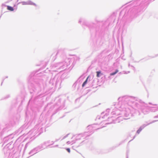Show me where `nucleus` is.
Returning <instances> with one entry per match:
<instances>
[{
    "instance_id": "obj_1",
    "label": "nucleus",
    "mask_w": 158,
    "mask_h": 158,
    "mask_svg": "<svg viewBox=\"0 0 158 158\" xmlns=\"http://www.w3.org/2000/svg\"><path fill=\"white\" fill-rule=\"evenodd\" d=\"M137 100V97L127 95L118 98L119 104L121 105L119 107V110L121 111V114L124 115L126 118L125 119L130 118L139 113L136 108H140V106L138 102L135 101V100Z\"/></svg>"
},
{
    "instance_id": "obj_2",
    "label": "nucleus",
    "mask_w": 158,
    "mask_h": 158,
    "mask_svg": "<svg viewBox=\"0 0 158 158\" xmlns=\"http://www.w3.org/2000/svg\"><path fill=\"white\" fill-rule=\"evenodd\" d=\"M127 6H129L132 7L127 12L125 10H122L119 14L120 16L123 17L129 16L131 18L136 17L137 14L146 8L148 4V0H134L127 3Z\"/></svg>"
},
{
    "instance_id": "obj_3",
    "label": "nucleus",
    "mask_w": 158,
    "mask_h": 158,
    "mask_svg": "<svg viewBox=\"0 0 158 158\" xmlns=\"http://www.w3.org/2000/svg\"><path fill=\"white\" fill-rule=\"evenodd\" d=\"M64 49L61 48L59 49L55 54L53 53L52 55L53 56L52 60L54 61L57 57H60L61 58L65 60V61L56 63L51 65V68L52 71H58L60 69H66L70 64V59L66 58L64 51Z\"/></svg>"
},
{
    "instance_id": "obj_4",
    "label": "nucleus",
    "mask_w": 158,
    "mask_h": 158,
    "mask_svg": "<svg viewBox=\"0 0 158 158\" xmlns=\"http://www.w3.org/2000/svg\"><path fill=\"white\" fill-rule=\"evenodd\" d=\"M82 22V26H85L88 27L91 32L93 30L95 31L96 41L93 43L94 46L97 47H99L102 45L103 43L102 37L103 35V30L100 29L99 27H97L94 28L96 25L93 23H89L85 19L83 18H80L78 23H81Z\"/></svg>"
},
{
    "instance_id": "obj_5",
    "label": "nucleus",
    "mask_w": 158,
    "mask_h": 158,
    "mask_svg": "<svg viewBox=\"0 0 158 158\" xmlns=\"http://www.w3.org/2000/svg\"><path fill=\"white\" fill-rule=\"evenodd\" d=\"M29 89L30 92L33 95H37L33 99L32 97L29 100L28 103L33 101L35 102L36 100L42 97V95L44 94L46 91L45 90V87L44 86L43 81L41 79L36 80L34 84H31L29 85Z\"/></svg>"
},
{
    "instance_id": "obj_6",
    "label": "nucleus",
    "mask_w": 158,
    "mask_h": 158,
    "mask_svg": "<svg viewBox=\"0 0 158 158\" xmlns=\"http://www.w3.org/2000/svg\"><path fill=\"white\" fill-rule=\"evenodd\" d=\"M96 124H93L92 125H89L87 127V128L89 130V131L87 132H85L84 133L76 135L73 136V137L75 136V139L76 141L80 140L81 137H83L84 139L87 138L90 135L94 132L95 130L98 129L99 128L96 129L95 127Z\"/></svg>"
},
{
    "instance_id": "obj_7",
    "label": "nucleus",
    "mask_w": 158,
    "mask_h": 158,
    "mask_svg": "<svg viewBox=\"0 0 158 158\" xmlns=\"http://www.w3.org/2000/svg\"><path fill=\"white\" fill-rule=\"evenodd\" d=\"M65 100L64 99L59 98L56 103L54 105V108L55 112L53 114H56L58 111L62 109L64 106Z\"/></svg>"
},
{
    "instance_id": "obj_8",
    "label": "nucleus",
    "mask_w": 158,
    "mask_h": 158,
    "mask_svg": "<svg viewBox=\"0 0 158 158\" xmlns=\"http://www.w3.org/2000/svg\"><path fill=\"white\" fill-rule=\"evenodd\" d=\"M135 101L138 102L140 106V108H136L141 109L142 112L144 114H147L148 112V108L147 104L145 103L144 102L138 98L137 100H135Z\"/></svg>"
},
{
    "instance_id": "obj_9",
    "label": "nucleus",
    "mask_w": 158,
    "mask_h": 158,
    "mask_svg": "<svg viewBox=\"0 0 158 158\" xmlns=\"http://www.w3.org/2000/svg\"><path fill=\"white\" fill-rule=\"evenodd\" d=\"M50 84L52 85H55V86L58 85H60L61 83L60 77H59L58 75H55L53 78L52 77L49 82Z\"/></svg>"
},
{
    "instance_id": "obj_10",
    "label": "nucleus",
    "mask_w": 158,
    "mask_h": 158,
    "mask_svg": "<svg viewBox=\"0 0 158 158\" xmlns=\"http://www.w3.org/2000/svg\"><path fill=\"white\" fill-rule=\"evenodd\" d=\"M43 128L42 127H40L39 125H36L35 126L34 128L31 130L30 132V133H31L34 136L36 135L38 133L37 136L40 135L41 133L43 132Z\"/></svg>"
},
{
    "instance_id": "obj_11",
    "label": "nucleus",
    "mask_w": 158,
    "mask_h": 158,
    "mask_svg": "<svg viewBox=\"0 0 158 158\" xmlns=\"http://www.w3.org/2000/svg\"><path fill=\"white\" fill-rule=\"evenodd\" d=\"M10 126L6 125L5 127H3L0 124V137H2L3 134L7 132L9 130Z\"/></svg>"
},
{
    "instance_id": "obj_12",
    "label": "nucleus",
    "mask_w": 158,
    "mask_h": 158,
    "mask_svg": "<svg viewBox=\"0 0 158 158\" xmlns=\"http://www.w3.org/2000/svg\"><path fill=\"white\" fill-rule=\"evenodd\" d=\"M14 137V135L13 134H11L8 136L5 137L4 138L3 141L4 142V143H7L9 141H10L9 143L10 142V141L12 139H13ZM11 142L10 144V145L12 143V141H11Z\"/></svg>"
},
{
    "instance_id": "obj_13",
    "label": "nucleus",
    "mask_w": 158,
    "mask_h": 158,
    "mask_svg": "<svg viewBox=\"0 0 158 158\" xmlns=\"http://www.w3.org/2000/svg\"><path fill=\"white\" fill-rule=\"evenodd\" d=\"M37 151L39 152L44 149L46 148L43 143L35 148Z\"/></svg>"
},
{
    "instance_id": "obj_14",
    "label": "nucleus",
    "mask_w": 158,
    "mask_h": 158,
    "mask_svg": "<svg viewBox=\"0 0 158 158\" xmlns=\"http://www.w3.org/2000/svg\"><path fill=\"white\" fill-rule=\"evenodd\" d=\"M148 125V123L144 124L142 125L137 131L136 133L138 134H139L142 130Z\"/></svg>"
},
{
    "instance_id": "obj_15",
    "label": "nucleus",
    "mask_w": 158,
    "mask_h": 158,
    "mask_svg": "<svg viewBox=\"0 0 158 158\" xmlns=\"http://www.w3.org/2000/svg\"><path fill=\"white\" fill-rule=\"evenodd\" d=\"M20 3H22L23 5H33L35 6H36V5L35 3H33L32 1H28L27 2H19L18 4Z\"/></svg>"
},
{
    "instance_id": "obj_16",
    "label": "nucleus",
    "mask_w": 158,
    "mask_h": 158,
    "mask_svg": "<svg viewBox=\"0 0 158 158\" xmlns=\"http://www.w3.org/2000/svg\"><path fill=\"white\" fill-rule=\"evenodd\" d=\"M11 142H10V143H7L6 146L4 147L3 149V151L4 153V154H7L9 153L10 152V149L8 148V146L7 147V145L9 144Z\"/></svg>"
},
{
    "instance_id": "obj_17",
    "label": "nucleus",
    "mask_w": 158,
    "mask_h": 158,
    "mask_svg": "<svg viewBox=\"0 0 158 158\" xmlns=\"http://www.w3.org/2000/svg\"><path fill=\"white\" fill-rule=\"evenodd\" d=\"M37 152H38L35 148L30 151V152L29 153V154L31 155L30 156H31L36 154Z\"/></svg>"
},
{
    "instance_id": "obj_18",
    "label": "nucleus",
    "mask_w": 158,
    "mask_h": 158,
    "mask_svg": "<svg viewBox=\"0 0 158 158\" xmlns=\"http://www.w3.org/2000/svg\"><path fill=\"white\" fill-rule=\"evenodd\" d=\"M37 72H32L30 75L29 78H30L29 81H31V79H33V77L35 75H37L38 74H36Z\"/></svg>"
},
{
    "instance_id": "obj_19",
    "label": "nucleus",
    "mask_w": 158,
    "mask_h": 158,
    "mask_svg": "<svg viewBox=\"0 0 158 158\" xmlns=\"http://www.w3.org/2000/svg\"><path fill=\"white\" fill-rule=\"evenodd\" d=\"M110 109H108L106 110V113H105V115H104V112H102V114L101 115L102 116V118H105L106 116H107L108 115V114L107 113V112H109L110 110Z\"/></svg>"
},
{
    "instance_id": "obj_20",
    "label": "nucleus",
    "mask_w": 158,
    "mask_h": 158,
    "mask_svg": "<svg viewBox=\"0 0 158 158\" xmlns=\"http://www.w3.org/2000/svg\"><path fill=\"white\" fill-rule=\"evenodd\" d=\"M26 128V129H27V127H26V126L25 125H23L18 130V132L19 133H20L23 130L25 129Z\"/></svg>"
},
{
    "instance_id": "obj_21",
    "label": "nucleus",
    "mask_w": 158,
    "mask_h": 158,
    "mask_svg": "<svg viewBox=\"0 0 158 158\" xmlns=\"http://www.w3.org/2000/svg\"><path fill=\"white\" fill-rule=\"evenodd\" d=\"M90 77H89V76H88V77L84 81V82L82 84V87H84L85 85L87 83L88 79H89V82L90 81Z\"/></svg>"
},
{
    "instance_id": "obj_22",
    "label": "nucleus",
    "mask_w": 158,
    "mask_h": 158,
    "mask_svg": "<svg viewBox=\"0 0 158 158\" xmlns=\"http://www.w3.org/2000/svg\"><path fill=\"white\" fill-rule=\"evenodd\" d=\"M117 146L115 147H113L110 148L108 150H106L105 152H103V153H107L109 152H110L112 150L114 149L116 147H117Z\"/></svg>"
},
{
    "instance_id": "obj_23",
    "label": "nucleus",
    "mask_w": 158,
    "mask_h": 158,
    "mask_svg": "<svg viewBox=\"0 0 158 158\" xmlns=\"http://www.w3.org/2000/svg\"><path fill=\"white\" fill-rule=\"evenodd\" d=\"M50 143V140H48L44 142L43 143V144L44 145V147L46 148H47L48 146V145H47V144L48 143Z\"/></svg>"
},
{
    "instance_id": "obj_24",
    "label": "nucleus",
    "mask_w": 158,
    "mask_h": 158,
    "mask_svg": "<svg viewBox=\"0 0 158 158\" xmlns=\"http://www.w3.org/2000/svg\"><path fill=\"white\" fill-rule=\"evenodd\" d=\"M7 9L10 11H13L14 10V9L13 7L9 6H7Z\"/></svg>"
},
{
    "instance_id": "obj_25",
    "label": "nucleus",
    "mask_w": 158,
    "mask_h": 158,
    "mask_svg": "<svg viewBox=\"0 0 158 158\" xmlns=\"http://www.w3.org/2000/svg\"><path fill=\"white\" fill-rule=\"evenodd\" d=\"M118 72V69H116L115 72L111 73L110 74V76H113L116 74Z\"/></svg>"
},
{
    "instance_id": "obj_26",
    "label": "nucleus",
    "mask_w": 158,
    "mask_h": 158,
    "mask_svg": "<svg viewBox=\"0 0 158 158\" xmlns=\"http://www.w3.org/2000/svg\"><path fill=\"white\" fill-rule=\"evenodd\" d=\"M97 73V77H99L101 74V71H98L96 72Z\"/></svg>"
},
{
    "instance_id": "obj_27",
    "label": "nucleus",
    "mask_w": 158,
    "mask_h": 158,
    "mask_svg": "<svg viewBox=\"0 0 158 158\" xmlns=\"http://www.w3.org/2000/svg\"><path fill=\"white\" fill-rule=\"evenodd\" d=\"M77 81H76L73 85V87L74 89H75L76 87L77 84Z\"/></svg>"
},
{
    "instance_id": "obj_28",
    "label": "nucleus",
    "mask_w": 158,
    "mask_h": 158,
    "mask_svg": "<svg viewBox=\"0 0 158 158\" xmlns=\"http://www.w3.org/2000/svg\"><path fill=\"white\" fill-rule=\"evenodd\" d=\"M75 143V141H72V142H70V141H68V142H67V143L68 144H70V143H72V144H73L74 143Z\"/></svg>"
},
{
    "instance_id": "obj_29",
    "label": "nucleus",
    "mask_w": 158,
    "mask_h": 158,
    "mask_svg": "<svg viewBox=\"0 0 158 158\" xmlns=\"http://www.w3.org/2000/svg\"><path fill=\"white\" fill-rule=\"evenodd\" d=\"M65 149L66 150L69 152V153H70V149L69 148H65Z\"/></svg>"
},
{
    "instance_id": "obj_30",
    "label": "nucleus",
    "mask_w": 158,
    "mask_h": 158,
    "mask_svg": "<svg viewBox=\"0 0 158 158\" xmlns=\"http://www.w3.org/2000/svg\"><path fill=\"white\" fill-rule=\"evenodd\" d=\"M27 144H26L25 145V146L24 147V152L26 150V149H27Z\"/></svg>"
},
{
    "instance_id": "obj_31",
    "label": "nucleus",
    "mask_w": 158,
    "mask_h": 158,
    "mask_svg": "<svg viewBox=\"0 0 158 158\" xmlns=\"http://www.w3.org/2000/svg\"><path fill=\"white\" fill-rule=\"evenodd\" d=\"M69 135V134H67V135H66L64 136L63 137V138L62 139H65V138H66V137H68V135Z\"/></svg>"
},
{
    "instance_id": "obj_32",
    "label": "nucleus",
    "mask_w": 158,
    "mask_h": 158,
    "mask_svg": "<svg viewBox=\"0 0 158 158\" xmlns=\"http://www.w3.org/2000/svg\"><path fill=\"white\" fill-rule=\"evenodd\" d=\"M111 113L112 115L116 114V113L114 111H112Z\"/></svg>"
},
{
    "instance_id": "obj_33",
    "label": "nucleus",
    "mask_w": 158,
    "mask_h": 158,
    "mask_svg": "<svg viewBox=\"0 0 158 158\" xmlns=\"http://www.w3.org/2000/svg\"><path fill=\"white\" fill-rule=\"evenodd\" d=\"M10 97V95L8 94V95H7L6 97H5V98H9V97Z\"/></svg>"
},
{
    "instance_id": "obj_34",
    "label": "nucleus",
    "mask_w": 158,
    "mask_h": 158,
    "mask_svg": "<svg viewBox=\"0 0 158 158\" xmlns=\"http://www.w3.org/2000/svg\"><path fill=\"white\" fill-rule=\"evenodd\" d=\"M101 118V117H100L99 116H97V117L96 118V120L99 119Z\"/></svg>"
},
{
    "instance_id": "obj_35",
    "label": "nucleus",
    "mask_w": 158,
    "mask_h": 158,
    "mask_svg": "<svg viewBox=\"0 0 158 158\" xmlns=\"http://www.w3.org/2000/svg\"><path fill=\"white\" fill-rule=\"evenodd\" d=\"M52 143L48 145V146H50L53 145L54 143V142H53V141H52Z\"/></svg>"
},
{
    "instance_id": "obj_36",
    "label": "nucleus",
    "mask_w": 158,
    "mask_h": 158,
    "mask_svg": "<svg viewBox=\"0 0 158 158\" xmlns=\"http://www.w3.org/2000/svg\"><path fill=\"white\" fill-rule=\"evenodd\" d=\"M131 66L133 68V69H135V68L132 65H131Z\"/></svg>"
},
{
    "instance_id": "obj_37",
    "label": "nucleus",
    "mask_w": 158,
    "mask_h": 158,
    "mask_svg": "<svg viewBox=\"0 0 158 158\" xmlns=\"http://www.w3.org/2000/svg\"><path fill=\"white\" fill-rule=\"evenodd\" d=\"M58 146V145H56L55 146H53V147H57Z\"/></svg>"
},
{
    "instance_id": "obj_38",
    "label": "nucleus",
    "mask_w": 158,
    "mask_h": 158,
    "mask_svg": "<svg viewBox=\"0 0 158 158\" xmlns=\"http://www.w3.org/2000/svg\"><path fill=\"white\" fill-rule=\"evenodd\" d=\"M125 73H125V74H127L128 73H130V71H128L127 72V73L126 72H125Z\"/></svg>"
},
{
    "instance_id": "obj_39",
    "label": "nucleus",
    "mask_w": 158,
    "mask_h": 158,
    "mask_svg": "<svg viewBox=\"0 0 158 158\" xmlns=\"http://www.w3.org/2000/svg\"><path fill=\"white\" fill-rule=\"evenodd\" d=\"M59 139H56V140L55 141H56V142L57 141H58V140H59Z\"/></svg>"
},
{
    "instance_id": "obj_40",
    "label": "nucleus",
    "mask_w": 158,
    "mask_h": 158,
    "mask_svg": "<svg viewBox=\"0 0 158 158\" xmlns=\"http://www.w3.org/2000/svg\"><path fill=\"white\" fill-rule=\"evenodd\" d=\"M4 79H3V81H2V83H1V85H2V82H3V81H4Z\"/></svg>"
},
{
    "instance_id": "obj_41",
    "label": "nucleus",
    "mask_w": 158,
    "mask_h": 158,
    "mask_svg": "<svg viewBox=\"0 0 158 158\" xmlns=\"http://www.w3.org/2000/svg\"><path fill=\"white\" fill-rule=\"evenodd\" d=\"M127 158H128V156L127 154Z\"/></svg>"
},
{
    "instance_id": "obj_42",
    "label": "nucleus",
    "mask_w": 158,
    "mask_h": 158,
    "mask_svg": "<svg viewBox=\"0 0 158 158\" xmlns=\"http://www.w3.org/2000/svg\"><path fill=\"white\" fill-rule=\"evenodd\" d=\"M135 137V136L134 137L133 139H134Z\"/></svg>"
},
{
    "instance_id": "obj_43",
    "label": "nucleus",
    "mask_w": 158,
    "mask_h": 158,
    "mask_svg": "<svg viewBox=\"0 0 158 158\" xmlns=\"http://www.w3.org/2000/svg\"><path fill=\"white\" fill-rule=\"evenodd\" d=\"M19 0H17V2ZM10 1H12V0H10Z\"/></svg>"
},
{
    "instance_id": "obj_44",
    "label": "nucleus",
    "mask_w": 158,
    "mask_h": 158,
    "mask_svg": "<svg viewBox=\"0 0 158 158\" xmlns=\"http://www.w3.org/2000/svg\"><path fill=\"white\" fill-rule=\"evenodd\" d=\"M8 78V77H7V76H6V78Z\"/></svg>"
},
{
    "instance_id": "obj_45",
    "label": "nucleus",
    "mask_w": 158,
    "mask_h": 158,
    "mask_svg": "<svg viewBox=\"0 0 158 158\" xmlns=\"http://www.w3.org/2000/svg\"><path fill=\"white\" fill-rule=\"evenodd\" d=\"M132 139L131 140H130L129 141V142H130V141H131Z\"/></svg>"
},
{
    "instance_id": "obj_46",
    "label": "nucleus",
    "mask_w": 158,
    "mask_h": 158,
    "mask_svg": "<svg viewBox=\"0 0 158 158\" xmlns=\"http://www.w3.org/2000/svg\"><path fill=\"white\" fill-rule=\"evenodd\" d=\"M130 66V64H129V67Z\"/></svg>"
},
{
    "instance_id": "obj_47",
    "label": "nucleus",
    "mask_w": 158,
    "mask_h": 158,
    "mask_svg": "<svg viewBox=\"0 0 158 158\" xmlns=\"http://www.w3.org/2000/svg\"><path fill=\"white\" fill-rule=\"evenodd\" d=\"M77 99H76V101H77Z\"/></svg>"
}]
</instances>
